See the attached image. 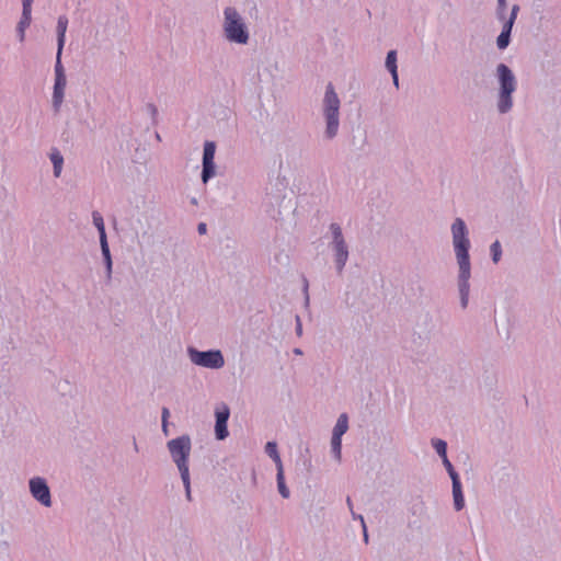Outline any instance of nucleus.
<instances>
[{
  "instance_id": "1",
  "label": "nucleus",
  "mask_w": 561,
  "mask_h": 561,
  "mask_svg": "<svg viewBox=\"0 0 561 561\" xmlns=\"http://www.w3.org/2000/svg\"><path fill=\"white\" fill-rule=\"evenodd\" d=\"M340 110L341 100L334 89V85L329 82L325 87L321 101V116L324 122L323 137L327 140L334 139L339 134L341 125Z\"/></svg>"
},
{
  "instance_id": "2",
  "label": "nucleus",
  "mask_w": 561,
  "mask_h": 561,
  "mask_svg": "<svg viewBox=\"0 0 561 561\" xmlns=\"http://www.w3.org/2000/svg\"><path fill=\"white\" fill-rule=\"evenodd\" d=\"M499 92L496 96V110L500 114H507L514 106L513 94L517 89V80L512 69L505 64L496 67Z\"/></svg>"
},
{
  "instance_id": "3",
  "label": "nucleus",
  "mask_w": 561,
  "mask_h": 561,
  "mask_svg": "<svg viewBox=\"0 0 561 561\" xmlns=\"http://www.w3.org/2000/svg\"><path fill=\"white\" fill-rule=\"evenodd\" d=\"M222 33L227 42L238 45H247L250 32L243 16L234 7L224 9Z\"/></svg>"
},
{
  "instance_id": "4",
  "label": "nucleus",
  "mask_w": 561,
  "mask_h": 561,
  "mask_svg": "<svg viewBox=\"0 0 561 561\" xmlns=\"http://www.w3.org/2000/svg\"><path fill=\"white\" fill-rule=\"evenodd\" d=\"M328 248L331 251L335 270L341 274L350 259V247L346 242L342 227L337 222H332L329 226Z\"/></svg>"
},
{
  "instance_id": "5",
  "label": "nucleus",
  "mask_w": 561,
  "mask_h": 561,
  "mask_svg": "<svg viewBox=\"0 0 561 561\" xmlns=\"http://www.w3.org/2000/svg\"><path fill=\"white\" fill-rule=\"evenodd\" d=\"M450 231L457 263H470L469 250L471 243L465 220L456 218L451 224Z\"/></svg>"
},
{
  "instance_id": "6",
  "label": "nucleus",
  "mask_w": 561,
  "mask_h": 561,
  "mask_svg": "<svg viewBox=\"0 0 561 561\" xmlns=\"http://www.w3.org/2000/svg\"><path fill=\"white\" fill-rule=\"evenodd\" d=\"M168 450L180 473L190 472L188 459L192 442L188 435L175 437L167 443Z\"/></svg>"
},
{
  "instance_id": "7",
  "label": "nucleus",
  "mask_w": 561,
  "mask_h": 561,
  "mask_svg": "<svg viewBox=\"0 0 561 561\" xmlns=\"http://www.w3.org/2000/svg\"><path fill=\"white\" fill-rule=\"evenodd\" d=\"M186 352L191 363L196 366L208 369H220L225 366V358L220 350L198 351L188 346Z\"/></svg>"
},
{
  "instance_id": "8",
  "label": "nucleus",
  "mask_w": 561,
  "mask_h": 561,
  "mask_svg": "<svg viewBox=\"0 0 561 561\" xmlns=\"http://www.w3.org/2000/svg\"><path fill=\"white\" fill-rule=\"evenodd\" d=\"M54 72L55 82L53 88V107L55 112H59L64 103L65 90L67 85L66 71L61 62V57L59 56H56Z\"/></svg>"
},
{
  "instance_id": "9",
  "label": "nucleus",
  "mask_w": 561,
  "mask_h": 561,
  "mask_svg": "<svg viewBox=\"0 0 561 561\" xmlns=\"http://www.w3.org/2000/svg\"><path fill=\"white\" fill-rule=\"evenodd\" d=\"M30 493L39 504L50 507L53 504L50 489L42 477H33L28 480Z\"/></svg>"
},
{
  "instance_id": "10",
  "label": "nucleus",
  "mask_w": 561,
  "mask_h": 561,
  "mask_svg": "<svg viewBox=\"0 0 561 561\" xmlns=\"http://www.w3.org/2000/svg\"><path fill=\"white\" fill-rule=\"evenodd\" d=\"M458 290L460 296V306L466 309L469 304L470 295V277H471V263H458Z\"/></svg>"
},
{
  "instance_id": "11",
  "label": "nucleus",
  "mask_w": 561,
  "mask_h": 561,
  "mask_svg": "<svg viewBox=\"0 0 561 561\" xmlns=\"http://www.w3.org/2000/svg\"><path fill=\"white\" fill-rule=\"evenodd\" d=\"M215 153H216V145L214 141H206L204 144L203 150V170H202V182L204 184L208 183L210 179H213L216 174V165H215Z\"/></svg>"
},
{
  "instance_id": "12",
  "label": "nucleus",
  "mask_w": 561,
  "mask_h": 561,
  "mask_svg": "<svg viewBox=\"0 0 561 561\" xmlns=\"http://www.w3.org/2000/svg\"><path fill=\"white\" fill-rule=\"evenodd\" d=\"M230 416V409L226 403H219L215 409V436L218 440H224L229 436L228 420Z\"/></svg>"
},
{
  "instance_id": "13",
  "label": "nucleus",
  "mask_w": 561,
  "mask_h": 561,
  "mask_svg": "<svg viewBox=\"0 0 561 561\" xmlns=\"http://www.w3.org/2000/svg\"><path fill=\"white\" fill-rule=\"evenodd\" d=\"M518 11H519V5L514 4L512 7L511 14H510L508 19L505 20V22H504L502 32L500 33V35L496 38V46L501 50L507 48V46L510 45L512 28L516 21Z\"/></svg>"
},
{
  "instance_id": "14",
  "label": "nucleus",
  "mask_w": 561,
  "mask_h": 561,
  "mask_svg": "<svg viewBox=\"0 0 561 561\" xmlns=\"http://www.w3.org/2000/svg\"><path fill=\"white\" fill-rule=\"evenodd\" d=\"M69 20L67 15H59L57 19L56 33H57V53L56 56L61 57L62 50L66 43V33L68 28Z\"/></svg>"
},
{
  "instance_id": "15",
  "label": "nucleus",
  "mask_w": 561,
  "mask_h": 561,
  "mask_svg": "<svg viewBox=\"0 0 561 561\" xmlns=\"http://www.w3.org/2000/svg\"><path fill=\"white\" fill-rule=\"evenodd\" d=\"M387 70L390 72L392 77V81L396 88H399V77H398V65H397V51L389 50L386 57L385 64Z\"/></svg>"
},
{
  "instance_id": "16",
  "label": "nucleus",
  "mask_w": 561,
  "mask_h": 561,
  "mask_svg": "<svg viewBox=\"0 0 561 561\" xmlns=\"http://www.w3.org/2000/svg\"><path fill=\"white\" fill-rule=\"evenodd\" d=\"M49 160L53 163L54 176L59 178L64 167V156L58 148L50 149Z\"/></svg>"
},
{
  "instance_id": "17",
  "label": "nucleus",
  "mask_w": 561,
  "mask_h": 561,
  "mask_svg": "<svg viewBox=\"0 0 561 561\" xmlns=\"http://www.w3.org/2000/svg\"><path fill=\"white\" fill-rule=\"evenodd\" d=\"M32 22V12L22 11L20 21L16 25V34L20 42H24L25 39V31L31 25Z\"/></svg>"
},
{
  "instance_id": "18",
  "label": "nucleus",
  "mask_w": 561,
  "mask_h": 561,
  "mask_svg": "<svg viewBox=\"0 0 561 561\" xmlns=\"http://www.w3.org/2000/svg\"><path fill=\"white\" fill-rule=\"evenodd\" d=\"M451 484L455 510L459 512L465 507V497L462 494L461 482L460 480H455V482H451Z\"/></svg>"
},
{
  "instance_id": "19",
  "label": "nucleus",
  "mask_w": 561,
  "mask_h": 561,
  "mask_svg": "<svg viewBox=\"0 0 561 561\" xmlns=\"http://www.w3.org/2000/svg\"><path fill=\"white\" fill-rule=\"evenodd\" d=\"M348 430V416L346 413L340 414V416L336 420V423L332 431V436L336 438H342V436L347 432Z\"/></svg>"
},
{
  "instance_id": "20",
  "label": "nucleus",
  "mask_w": 561,
  "mask_h": 561,
  "mask_svg": "<svg viewBox=\"0 0 561 561\" xmlns=\"http://www.w3.org/2000/svg\"><path fill=\"white\" fill-rule=\"evenodd\" d=\"M265 453L275 462L276 470L279 469V468L280 469L284 468L283 467L282 458H280L278 449H277V444L275 442H267L266 443V445H265Z\"/></svg>"
},
{
  "instance_id": "21",
  "label": "nucleus",
  "mask_w": 561,
  "mask_h": 561,
  "mask_svg": "<svg viewBox=\"0 0 561 561\" xmlns=\"http://www.w3.org/2000/svg\"><path fill=\"white\" fill-rule=\"evenodd\" d=\"M92 221H93V225H94V227L96 228V230L99 232L100 241L107 240V236H106V231H105V225H104V219H103V216H102V214L100 211L94 210L92 213Z\"/></svg>"
},
{
  "instance_id": "22",
  "label": "nucleus",
  "mask_w": 561,
  "mask_h": 561,
  "mask_svg": "<svg viewBox=\"0 0 561 561\" xmlns=\"http://www.w3.org/2000/svg\"><path fill=\"white\" fill-rule=\"evenodd\" d=\"M276 481H277V489L282 497L288 499L290 496V491L286 485L285 482V476H284V468L277 469L276 473Z\"/></svg>"
},
{
  "instance_id": "23",
  "label": "nucleus",
  "mask_w": 561,
  "mask_h": 561,
  "mask_svg": "<svg viewBox=\"0 0 561 561\" xmlns=\"http://www.w3.org/2000/svg\"><path fill=\"white\" fill-rule=\"evenodd\" d=\"M432 446L442 459L447 457V443L440 438L432 439Z\"/></svg>"
},
{
  "instance_id": "24",
  "label": "nucleus",
  "mask_w": 561,
  "mask_h": 561,
  "mask_svg": "<svg viewBox=\"0 0 561 561\" xmlns=\"http://www.w3.org/2000/svg\"><path fill=\"white\" fill-rule=\"evenodd\" d=\"M331 451L333 457L340 461L342 457V438L333 437L331 438Z\"/></svg>"
},
{
  "instance_id": "25",
  "label": "nucleus",
  "mask_w": 561,
  "mask_h": 561,
  "mask_svg": "<svg viewBox=\"0 0 561 561\" xmlns=\"http://www.w3.org/2000/svg\"><path fill=\"white\" fill-rule=\"evenodd\" d=\"M490 252L492 255V261L494 263H497L502 256V247H501L500 241L496 240L491 244Z\"/></svg>"
},
{
  "instance_id": "26",
  "label": "nucleus",
  "mask_w": 561,
  "mask_h": 561,
  "mask_svg": "<svg viewBox=\"0 0 561 561\" xmlns=\"http://www.w3.org/2000/svg\"><path fill=\"white\" fill-rule=\"evenodd\" d=\"M443 460V465L444 467L446 468L450 479H451V482H455V480H460L459 478V474L457 473V471L455 470L454 466L451 465V462L449 461L448 457L442 459Z\"/></svg>"
},
{
  "instance_id": "27",
  "label": "nucleus",
  "mask_w": 561,
  "mask_h": 561,
  "mask_svg": "<svg viewBox=\"0 0 561 561\" xmlns=\"http://www.w3.org/2000/svg\"><path fill=\"white\" fill-rule=\"evenodd\" d=\"M181 476V479H182V482H183V485H184V489H185V495H186V499L188 501L192 500V495H191V478H190V472H183V473H180Z\"/></svg>"
},
{
  "instance_id": "28",
  "label": "nucleus",
  "mask_w": 561,
  "mask_h": 561,
  "mask_svg": "<svg viewBox=\"0 0 561 561\" xmlns=\"http://www.w3.org/2000/svg\"><path fill=\"white\" fill-rule=\"evenodd\" d=\"M302 294L305 298V307L308 308L310 304V296H309V282L306 276H302Z\"/></svg>"
},
{
  "instance_id": "29",
  "label": "nucleus",
  "mask_w": 561,
  "mask_h": 561,
  "mask_svg": "<svg viewBox=\"0 0 561 561\" xmlns=\"http://www.w3.org/2000/svg\"><path fill=\"white\" fill-rule=\"evenodd\" d=\"M103 261L112 259L111 250L107 240L100 241Z\"/></svg>"
},
{
  "instance_id": "30",
  "label": "nucleus",
  "mask_w": 561,
  "mask_h": 561,
  "mask_svg": "<svg viewBox=\"0 0 561 561\" xmlns=\"http://www.w3.org/2000/svg\"><path fill=\"white\" fill-rule=\"evenodd\" d=\"M506 0H497V18L500 20H507L505 18Z\"/></svg>"
},
{
  "instance_id": "31",
  "label": "nucleus",
  "mask_w": 561,
  "mask_h": 561,
  "mask_svg": "<svg viewBox=\"0 0 561 561\" xmlns=\"http://www.w3.org/2000/svg\"><path fill=\"white\" fill-rule=\"evenodd\" d=\"M170 416V411L168 408L162 409V428L165 432L168 426V419Z\"/></svg>"
},
{
  "instance_id": "32",
  "label": "nucleus",
  "mask_w": 561,
  "mask_h": 561,
  "mask_svg": "<svg viewBox=\"0 0 561 561\" xmlns=\"http://www.w3.org/2000/svg\"><path fill=\"white\" fill-rule=\"evenodd\" d=\"M147 110L149 111L151 117L153 121H156L157 116H158V108L154 104L152 103H149L147 104Z\"/></svg>"
},
{
  "instance_id": "33",
  "label": "nucleus",
  "mask_w": 561,
  "mask_h": 561,
  "mask_svg": "<svg viewBox=\"0 0 561 561\" xmlns=\"http://www.w3.org/2000/svg\"><path fill=\"white\" fill-rule=\"evenodd\" d=\"M105 270H106V276L107 278H111L112 276V270H113V261L112 259L104 261Z\"/></svg>"
},
{
  "instance_id": "34",
  "label": "nucleus",
  "mask_w": 561,
  "mask_h": 561,
  "mask_svg": "<svg viewBox=\"0 0 561 561\" xmlns=\"http://www.w3.org/2000/svg\"><path fill=\"white\" fill-rule=\"evenodd\" d=\"M34 0H22V11L32 12V5Z\"/></svg>"
},
{
  "instance_id": "35",
  "label": "nucleus",
  "mask_w": 561,
  "mask_h": 561,
  "mask_svg": "<svg viewBox=\"0 0 561 561\" xmlns=\"http://www.w3.org/2000/svg\"><path fill=\"white\" fill-rule=\"evenodd\" d=\"M296 334L298 336L302 335V324L299 316H296Z\"/></svg>"
},
{
  "instance_id": "36",
  "label": "nucleus",
  "mask_w": 561,
  "mask_h": 561,
  "mask_svg": "<svg viewBox=\"0 0 561 561\" xmlns=\"http://www.w3.org/2000/svg\"><path fill=\"white\" fill-rule=\"evenodd\" d=\"M351 514H352L353 519L359 520L362 526L366 525L363 515L356 514L354 511H351Z\"/></svg>"
},
{
  "instance_id": "37",
  "label": "nucleus",
  "mask_w": 561,
  "mask_h": 561,
  "mask_svg": "<svg viewBox=\"0 0 561 561\" xmlns=\"http://www.w3.org/2000/svg\"><path fill=\"white\" fill-rule=\"evenodd\" d=\"M197 231L199 234H204L207 231V226L205 222H199L197 226Z\"/></svg>"
},
{
  "instance_id": "38",
  "label": "nucleus",
  "mask_w": 561,
  "mask_h": 561,
  "mask_svg": "<svg viewBox=\"0 0 561 561\" xmlns=\"http://www.w3.org/2000/svg\"><path fill=\"white\" fill-rule=\"evenodd\" d=\"M362 528H363V539H364V542L368 543V538L369 537H368V533H367V526L364 525V526H362Z\"/></svg>"
},
{
  "instance_id": "39",
  "label": "nucleus",
  "mask_w": 561,
  "mask_h": 561,
  "mask_svg": "<svg viewBox=\"0 0 561 561\" xmlns=\"http://www.w3.org/2000/svg\"><path fill=\"white\" fill-rule=\"evenodd\" d=\"M346 504H347L350 511H354L353 510V502H352V499L350 496L346 497Z\"/></svg>"
},
{
  "instance_id": "40",
  "label": "nucleus",
  "mask_w": 561,
  "mask_h": 561,
  "mask_svg": "<svg viewBox=\"0 0 561 561\" xmlns=\"http://www.w3.org/2000/svg\"><path fill=\"white\" fill-rule=\"evenodd\" d=\"M294 353L296 355H301L302 354V351L300 348H294Z\"/></svg>"
},
{
  "instance_id": "41",
  "label": "nucleus",
  "mask_w": 561,
  "mask_h": 561,
  "mask_svg": "<svg viewBox=\"0 0 561 561\" xmlns=\"http://www.w3.org/2000/svg\"><path fill=\"white\" fill-rule=\"evenodd\" d=\"M191 202H192V204H194V205H195V204H197V201H196V198H195V197H194V198H192V201H191Z\"/></svg>"
}]
</instances>
